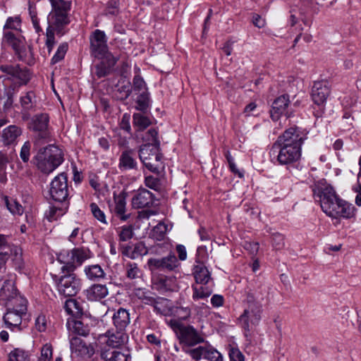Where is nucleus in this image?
I'll return each instance as SVG.
<instances>
[{"label": "nucleus", "mask_w": 361, "mask_h": 361, "mask_svg": "<svg viewBox=\"0 0 361 361\" xmlns=\"http://www.w3.org/2000/svg\"><path fill=\"white\" fill-rule=\"evenodd\" d=\"M315 202H319L322 211L332 219H355L357 209L352 204L336 194L334 188L325 179L317 181L312 188Z\"/></svg>", "instance_id": "1"}, {"label": "nucleus", "mask_w": 361, "mask_h": 361, "mask_svg": "<svg viewBox=\"0 0 361 361\" xmlns=\"http://www.w3.org/2000/svg\"><path fill=\"white\" fill-rule=\"evenodd\" d=\"M90 257V251L82 248L63 250L57 255V260L63 264L61 271L66 273L57 282L58 290L61 294L71 297L79 292L82 286L81 281L73 272Z\"/></svg>", "instance_id": "2"}, {"label": "nucleus", "mask_w": 361, "mask_h": 361, "mask_svg": "<svg viewBox=\"0 0 361 361\" xmlns=\"http://www.w3.org/2000/svg\"><path fill=\"white\" fill-rule=\"evenodd\" d=\"M51 11L48 15V27L46 32V46L50 53L55 44L54 31L63 35V28L70 23L68 12L71 2L65 0H49Z\"/></svg>", "instance_id": "3"}, {"label": "nucleus", "mask_w": 361, "mask_h": 361, "mask_svg": "<svg viewBox=\"0 0 361 361\" xmlns=\"http://www.w3.org/2000/svg\"><path fill=\"white\" fill-rule=\"evenodd\" d=\"M33 161L39 171L49 174L63 163V154L58 146L49 145L38 151Z\"/></svg>", "instance_id": "4"}, {"label": "nucleus", "mask_w": 361, "mask_h": 361, "mask_svg": "<svg viewBox=\"0 0 361 361\" xmlns=\"http://www.w3.org/2000/svg\"><path fill=\"white\" fill-rule=\"evenodd\" d=\"M247 307L239 317V322L246 332L252 331L259 322L262 312V305L256 301L251 293L246 297Z\"/></svg>", "instance_id": "5"}, {"label": "nucleus", "mask_w": 361, "mask_h": 361, "mask_svg": "<svg viewBox=\"0 0 361 361\" xmlns=\"http://www.w3.org/2000/svg\"><path fill=\"white\" fill-rule=\"evenodd\" d=\"M169 324L176 333L180 344L194 346L204 342L203 336L193 326L185 325L179 319H171Z\"/></svg>", "instance_id": "6"}, {"label": "nucleus", "mask_w": 361, "mask_h": 361, "mask_svg": "<svg viewBox=\"0 0 361 361\" xmlns=\"http://www.w3.org/2000/svg\"><path fill=\"white\" fill-rule=\"evenodd\" d=\"M293 128L286 130L279 136L272 149H279L277 159L281 164H291L293 161Z\"/></svg>", "instance_id": "7"}, {"label": "nucleus", "mask_w": 361, "mask_h": 361, "mask_svg": "<svg viewBox=\"0 0 361 361\" xmlns=\"http://www.w3.org/2000/svg\"><path fill=\"white\" fill-rule=\"evenodd\" d=\"M160 147H150L149 145H142L139 149V157L143 164L150 171L159 172L161 165L162 155Z\"/></svg>", "instance_id": "8"}, {"label": "nucleus", "mask_w": 361, "mask_h": 361, "mask_svg": "<svg viewBox=\"0 0 361 361\" xmlns=\"http://www.w3.org/2000/svg\"><path fill=\"white\" fill-rule=\"evenodd\" d=\"M49 116L47 114H39L33 116L30 128L36 133L35 145H41L48 140L49 133L48 132Z\"/></svg>", "instance_id": "9"}, {"label": "nucleus", "mask_w": 361, "mask_h": 361, "mask_svg": "<svg viewBox=\"0 0 361 361\" xmlns=\"http://www.w3.org/2000/svg\"><path fill=\"white\" fill-rule=\"evenodd\" d=\"M49 194L51 198L59 202L65 201L68 196L67 176L61 173L56 176L50 184Z\"/></svg>", "instance_id": "10"}, {"label": "nucleus", "mask_w": 361, "mask_h": 361, "mask_svg": "<svg viewBox=\"0 0 361 361\" xmlns=\"http://www.w3.org/2000/svg\"><path fill=\"white\" fill-rule=\"evenodd\" d=\"M128 335L126 331L116 329L115 332L109 331L106 334L99 335L98 341L99 343H106L111 349L120 348L127 343Z\"/></svg>", "instance_id": "11"}, {"label": "nucleus", "mask_w": 361, "mask_h": 361, "mask_svg": "<svg viewBox=\"0 0 361 361\" xmlns=\"http://www.w3.org/2000/svg\"><path fill=\"white\" fill-rule=\"evenodd\" d=\"M185 353L195 360L203 359L206 361H223L221 354L212 347L198 346L195 348L186 350Z\"/></svg>", "instance_id": "12"}, {"label": "nucleus", "mask_w": 361, "mask_h": 361, "mask_svg": "<svg viewBox=\"0 0 361 361\" xmlns=\"http://www.w3.org/2000/svg\"><path fill=\"white\" fill-rule=\"evenodd\" d=\"M4 40L13 48L20 60L25 59L27 50L24 37L20 34L16 35L13 32L8 31L4 34Z\"/></svg>", "instance_id": "13"}, {"label": "nucleus", "mask_w": 361, "mask_h": 361, "mask_svg": "<svg viewBox=\"0 0 361 361\" xmlns=\"http://www.w3.org/2000/svg\"><path fill=\"white\" fill-rule=\"evenodd\" d=\"M90 49L95 57H102L109 53L104 32L96 30L90 37Z\"/></svg>", "instance_id": "14"}, {"label": "nucleus", "mask_w": 361, "mask_h": 361, "mask_svg": "<svg viewBox=\"0 0 361 361\" xmlns=\"http://www.w3.org/2000/svg\"><path fill=\"white\" fill-rule=\"evenodd\" d=\"M329 94L330 90L326 81L314 82L311 93L312 99L322 112Z\"/></svg>", "instance_id": "15"}, {"label": "nucleus", "mask_w": 361, "mask_h": 361, "mask_svg": "<svg viewBox=\"0 0 361 361\" xmlns=\"http://www.w3.org/2000/svg\"><path fill=\"white\" fill-rule=\"evenodd\" d=\"M147 264L150 270L173 271L179 265L178 260L174 254H169L161 259L150 258Z\"/></svg>", "instance_id": "16"}, {"label": "nucleus", "mask_w": 361, "mask_h": 361, "mask_svg": "<svg viewBox=\"0 0 361 361\" xmlns=\"http://www.w3.org/2000/svg\"><path fill=\"white\" fill-rule=\"evenodd\" d=\"M102 61L94 66L93 73L98 78H101L109 75L116 62L118 60V57L114 56L111 53H107L103 55Z\"/></svg>", "instance_id": "17"}, {"label": "nucleus", "mask_w": 361, "mask_h": 361, "mask_svg": "<svg viewBox=\"0 0 361 361\" xmlns=\"http://www.w3.org/2000/svg\"><path fill=\"white\" fill-rule=\"evenodd\" d=\"M127 194L122 191L118 195L114 193V204L111 206V212L122 221H127L130 214L126 212V199Z\"/></svg>", "instance_id": "18"}, {"label": "nucleus", "mask_w": 361, "mask_h": 361, "mask_svg": "<svg viewBox=\"0 0 361 361\" xmlns=\"http://www.w3.org/2000/svg\"><path fill=\"white\" fill-rule=\"evenodd\" d=\"M154 195L145 188H140L131 200L132 207L135 209L149 207L154 204Z\"/></svg>", "instance_id": "19"}, {"label": "nucleus", "mask_w": 361, "mask_h": 361, "mask_svg": "<svg viewBox=\"0 0 361 361\" xmlns=\"http://www.w3.org/2000/svg\"><path fill=\"white\" fill-rule=\"evenodd\" d=\"M0 70L13 78L18 80L20 85L27 84L30 79L28 71L20 68L18 65H1Z\"/></svg>", "instance_id": "20"}, {"label": "nucleus", "mask_w": 361, "mask_h": 361, "mask_svg": "<svg viewBox=\"0 0 361 361\" xmlns=\"http://www.w3.org/2000/svg\"><path fill=\"white\" fill-rule=\"evenodd\" d=\"M71 350L73 353L82 357H90L94 353V348L87 345L81 338L74 336L70 340Z\"/></svg>", "instance_id": "21"}, {"label": "nucleus", "mask_w": 361, "mask_h": 361, "mask_svg": "<svg viewBox=\"0 0 361 361\" xmlns=\"http://www.w3.org/2000/svg\"><path fill=\"white\" fill-rule=\"evenodd\" d=\"M290 103L288 95L283 94L276 98L272 104L270 110V116L271 119L276 121L280 116L285 112Z\"/></svg>", "instance_id": "22"}, {"label": "nucleus", "mask_w": 361, "mask_h": 361, "mask_svg": "<svg viewBox=\"0 0 361 361\" xmlns=\"http://www.w3.org/2000/svg\"><path fill=\"white\" fill-rule=\"evenodd\" d=\"M118 168L121 171L136 169L137 161L135 158V152L133 149H128L123 151L119 157Z\"/></svg>", "instance_id": "23"}, {"label": "nucleus", "mask_w": 361, "mask_h": 361, "mask_svg": "<svg viewBox=\"0 0 361 361\" xmlns=\"http://www.w3.org/2000/svg\"><path fill=\"white\" fill-rule=\"evenodd\" d=\"M116 329L126 331L130 322V313L124 308L120 307L112 317Z\"/></svg>", "instance_id": "24"}, {"label": "nucleus", "mask_w": 361, "mask_h": 361, "mask_svg": "<svg viewBox=\"0 0 361 361\" xmlns=\"http://www.w3.org/2000/svg\"><path fill=\"white\" fill-rule=\"evenodd\" d=\"M130 355L127 350L116 349H102L101 357L105 361H128Z\"/></svg>", "instance_id": "25"}, {"label": "nucleus", "mask_w": 361, "mask_h": 361, "mask_svg": "<svg viewBox=\"0 0 361 361\" xmlns=\"http://www.w3.org/2000/svg\"><path fill=\"white\" fill-rule=\"evenodd\" d=\"M18 293L14 282L11 280H6L0 289V305H4Z\"/></svg>", "instance_id": "26"}, {"label": "nucleus", "mask_w": 361, "mask_h": 361, "mask_svg": "<svg viewBox=\"0 0 361 361\" xmlns=\"http://www.w3.org/2000/svg\"><path fill=\"white\" fill-rule=\"evenodd\" d=\"M108 294V288L102 284H94L85 290V296L90 301L100 300L107 296Z\"/></svg>", "instance_id": "27"}, {"label": "nucleus", "mask_w": 361, "mask_h": 361, "mask_svg": "<svg viewBox=\"0 0 361 361\" xmlns=\"http://www.w3.org/2000/svg\"><path fill=\"white\" fill-rule=\"evenodd\" d=\"M27 312H19L18 310H6L4 316V322L8 328H19L22 323V317Z\"/></svg>", "instance_id": "28"}, {"label": "nucleus", "mask_w": 361, "mask_h": 361, "mask_svg": "<svg viewBox=\"0 0 361 361\" xmlns=\"http://www.w3.org/2000/svg\"><path fill=\"white\" fill-rule=\"evenodd\" d=\"M192 274L197 283L207 285L211 280V275L207 268L200 262H197L192 269Z\"/></svg>", "instance_id": "29"}, {"label": "nucleus", "mask_w": 361, "mask_h": 361, "mask_svg": "<svg viewBox=\"0 0 361 361\" xmlns=\"http://www.w3.org/2000/svg\"><path fill=\"white\" fill-rule=\"evenodd\" d=\"M21 133V129L16 126L12 125L4 129L1 134V139L4 145H10L14 144Z\"/></svg>", "instance_id": "30"}, {"label": "nucleus", "mask_w": 361, "mask_h": 361, "mask_svg": "<svg viewBox=\"0 0 361 361\" xmlns=\"http://www.w3.org/2000/svg\"><path fill=\"white\" fill-rule=\"evenodd\" d=\"M155 288L161 293L175 291L178 288L176 281L174 278L161 276L155 283Z\"/></svg>", "instance_id": "31"}, {"label": "nucleus", "mask_w": 361, "mask_h": 361, "mask_svg": "<svg viewBox=\"0 0 361 361\" xmlns=\"http://www.w3.org/2000/svg\"><path fill=\"white\" fill-rule=\"evenodd\" d=\"M4 306L6 307V310H18L19 312H27V301L19 293L15 295V297L7 302Z\"/></svg>", "instance_id": "32"}, {"label": "nucleus", "mask_w": 361, "mask_h": 361, "mask_svg": "<svg viewBox=\"0 0 361 361\" xmlns=\"http://www.w3.org/2000/svg\"><path fill=\"white\" fill-rule=\"evenodd\" d=\"M132 92V86L130 82L124 80H119L114 90V95L117 99H126Z\"/></svg>", "instance_id": "33"}, {"label": "nucleus", "mask_w": 361, "mask_h": 361, "mask_svg": "<svg viewBox=\"0 0 361 361\" xmlns=\"http://www.w3.org/2000/svg\"><path fill=\"white\" fill-rule=\"evenodd\" d=\"M308 132L305 129L295 127V161L301 157V145L307 139Z\"/></svg>", "instance_id": "34"}, {"label": "nucleus", "mask_w": 361, "mask_h": 361, "mask_svg": "<svg viewBox=\"0 0 361 361\" xmlns=\"http://www.w3.org/2000/svg\"><path fill=\"white\" fill-rule=\"evenodd\" d=\"M66 312L73 317H79L82 314V308L80 303L75 299L66 300L64 304Z\"/></svg>", "instance_id": "35"}, {"label": "nucleus", "mask_w": 361, "mask_h": 361, "mask_svg": "<svg viewBox=\"0 0 361 361\" xmlns=\"http://www.w3.org/2000/svg\"><path fill=\"white\" fill-rule=\"evenodd\" d=\"M85 273L90 280L103 278L105 275L104 270L98 264L90 265L85 268Z\"/></svg>", "instance_id": "36"}, {"label": "nucleus", "mask_w": 361, "mask_h": 361, "mask_svg": "<svg viewBox=\"0 0 361 361\" xmlns=\"http://www.w3.org/2000/svg\"><path fill=\"white\" fill-rule=\"evenodd\" d=\"M158 132L154 128H151L147 130L145 135L142 137V140L146 143L145 145H149L150 147H160V142L157 137Z\"/></svg>", "instance_id": "37"}, {"label": "nucleus", "mask_w": 361, "mask_h": 361, "mask_svg": "<svg viewBox=\"0 0 361 361\" xmlns=\"http://www.w3.org/2000/svg\"><path fill=\"white\" fill-rule=\"evenodd\" d=\"M192 298L194 300L203 299L208 298L212 293V288L209 286H205V285L197 287L192 286Z\"/></svg>", "instance_id": "38"}, {"label": "nucleus", "mask_w": 361, "mask_h": 361, "mask_svg": "<svg viewBox=\"0 0 361 361\" xmlns=\"http://www.w3.org/2000/svg\"><path fill=\"white\" fill-rule=\"evenodd\" d=\"M5 203L7 209L14 215H22L24 212L23 206L16 200L5 197Z\"/></svg>", "instance_id": "39"}, {"label": "nucleus", "mask_w": 361, "mask_h": 361, "mask_svg": "<svg viewBox=\"0 0 361 361\" xmlns=\"http://www.w3.org/2000/svg\"><path fill=\"white\" fill-rule=\"evenodd\" d=\"M151 122L149 119L140 114H135L133 115V125L137 128V130L142 131L147 128Z\"/></svg>", "instance_id": "40"}, {"label": "nucleus", "mask_w": 361, "mask_h": 361, "mask_svg": "<svg viewBox=\"0 0 361 361\" xmlns=\"http://www.w3.org/2000/svg\"><path fill=\"white\" fill-rule=\"evenodd\" d=\"M133 294L145 304L153 305L156 303V300L149 295V293L145 291L142 288H135L133 290Z\"/></svg>", "instance_id": "41"}, {"label": "nucleus", "mask_w": 361, "mask_h": 361, "mask_svg": "<svg viewBox=\"0 0 361 361\" xmlns=\"http://www.w3.org/2000/svg\"><path fill=\"white\" fill-rule=\"evenodd\" d=\"M72 331L80 336H87L90 334V328L82 321L75 320L73 321Z\"/></svg>", "instance_id": "42"}, {"label": "nucleus", "mask_w": 361, "mask_h": 361, "mask_svg": "<svg viewBox=\"0 0 361 361\" xmlns=\"http://www.w3.org/2000/svg\"><path fill=\"white\" fill-rule=\"evenodd\" d=\"M29 354L24 350L16 348L8 355V361H29Z\"/></svg>", "instance_id": "43"}, {"label": "nucleus", "mask_w": 361, "mask_h": 361, "mask_svg": "<svg viewBox=\"0 0 361 361\" xmlns=\"http://www.w3.org/2000/svg\"><path fill=\"white\" fill-rule=\"evenodd\" d=\"M137 109L140 111H145L149 104V97L147 91H144L139 93V95L136 100Z\"/></svg>", "instance_id": "44"}, {"label": "nucleus", "mask_w": 361, "mask_h": 361, "mask_svg": "<svg viewBox=\"0 0 361 361\" xmlns=\"http://www.w3.org/2000/svg\"><path fill=\"white\" fill-rule=\"evenodd\" d=\"M68 50V44L67 43H62L60 44L57 49L56 52L52 57L51 60V64H56L61 61L62 59H63L66 52Z\"/></svg>", "instance_id": "45"}, {"label": "nucleus", "mask_w": 361, "mask_h": 361, "mask_svg": "<svg viewBox=\"0 0 361 361\" xmlns=\"http://www.w3.org/2000/svg\"><path fill=\"white\" fill-rule=\"evenodd\" d=\"M35 97L33 92H28L26 94L20 98V104L23 109L30 110L34 106L35 102L33 99Z\"/></svg>", "instance_id": "46"}, {"label": "nucleus", "mask_w": 361, "mask_h": 361, "mask_svg": "<svg viewBox=\"0 0 361 361\" xmlns=\"http://www.w3.org/2000/svg\"><path fill=\"white\" fill-rule=\"evenodd\" d=\"M167 231V226L164 223H159L152 230L153 237L158 240L164 239Z\"/></svg>", "instance_id": "47"}, {"label": "nucleus", "mask_w": 361, "mask_h": 361, "mask_svg": "<svg viewBox=\"0 0 361 361\" xmlns=\"http://www.w3.org/2000/svg\"><path fill=\"white\" fill-rule=\"evenodd\" d=\"M53 348L51 344L46 343L41 350V355L38 361H51L52 358Z\"/></svg>", "instance_id": "48"}, {"label": "nucleus", "mask_w": 361, "mask_h": 361, "mask_svg": "<svg viewBox=\"0 0 361 361\" xmlns=\"http://www.w3.org/2000/svg\"><path fill=\"white\" fill-rule=\"evenodd\" d=\"M90 209L94 217L103 224H106V216L96 203H91Z\"/></svg>", "instance_id": "49"}, {"label": "nucleus", "mask_w": 361, "mask_h": 361, "mask_svg": "<svg viewBox=\"0 0 361 361\" xmlns=\"http://www.w3.org/2000/svg\"><path fill=\"white\" fill-rule=\"evenodd\" d=\"M148 253V249L142 242H139L135 245L131 257L135 259L140 256L145 255Z\"/></svg>", "instance_id": "50"}, {"label": "nucleus", "mask_w": 361, "mask_h": 361, "mask_svg": "<svg viewBox=\"0 0 361 361\" xmlns=\"http://www.w3.org/2000/svg\"><path fill=\"white\" fill-rule=\"evenodd\" d=\"M133 236V228L132 226H125L121 227L119 233V240L121 241H127Z\"/></svg>", "instance_id": "51"}, {"label": "nucleus", "mask_w": 361, "mask_h": 361, "mask_svg": "<svg viewBox=\"0 0 361 361\" xmlns=\"http://www.w3.org/2000/svg\"><path fill=\"white\" fill-rule=\"evenodd\" d=\"M21 20L20 17H9L6 23L4 25V29H12V30H18L20 26Z\"/></svg>", "instance_id": "52"}, {"label": "nucleus", "mask_w": 361, "mask_h": 361, "mask_svg": "<svg viewBox=\"0 0 361 361\" xmlns=\"http://www.w3.org/2000/svg\"><path fill=\"white\" fill-rule=\"evenodd\" d=\"M133 90L140 93L147 91L144 80L140 75H135L133 78Z\"/></svg>", "instance_id": "53"}, {"label": "nucleus", "mask_w": 361, "mask_h": 361, "mask_svg": "<svg viewBox=\"0 0 361 361\" xmlns=\"http://www.w3.org/2000/svg\"><path fill=\"white\" fill-rule=\"evenodd\" d=\"M127 276L129 279H134L138 277L140 269L135 263H128L126 264Z\"/></svg>", "instance_id": "54"}, {"label": "nucleus", "mask_w": 361, "mask_h": 361, "mask_svg": "<svg viewBox=\"0 0 361 361\" xmlns=\"http://www.w3.org/2000/svg\"><path fill=\"white\" fill-rule=\"evenodd\" d=\"M226 157L228 163L230 170L240 178L243 177V173L237 169L235 164L234 163L233 159L231 157L230 152L228 151L226 153Z\"/></svg>", "instance_id": "55"}, {"label": "nucleus", "mask_w": 361, "mask_h": 361, "mask_svg": "<svg viewBox=\"0 0 361 361\" xmlns=\"http://www.w3.org/2000/svg\"><path fill=\"white\" fill-rule=\"evenodd\" d=\"M30 148L31 145L29 141L25 142L21 148L20 157L25 163L29 161L30 155Z\"/></svg>", "instance_id": "56"}, {"label": "nucleus", "mask_w": 361, "mask_h": 361, "mask_svg": "<svg viewBox=\"0 0 361 361\" xmlns=\"http://www.w3.org/2000/svg\"><path fill=\"white\" fill-rule=\"evenodd\" d=\"M145 185L151 189L157 190L160 186L159 178L152 176H148L145 179Z\"/></svg>", "instance_id": "57"}, {"label": "nucleus", "mask_w": 361, "mask_h": 361, "mask_svg": "<svg viewBox=\"0 0 361 361\" xmlns=\"http://www.w3.org/2000/svg\"><path fill=\"white\" fill-rule=\"evenodd\" d=\"M229 357L231 361H244V355L238 348H231Z\"/></svg>", "instance_id": "58"}, {"label": "nucleus", "mask_w": 361, "mask_h": 361, "mask_svg": "<svg viewBox=\"0 0 361 361\" xmlns=\"http://www.w3.org/2000/svg\"><path fill=\"white\" fill-rule=\"evenodd\" d=\"M36 329L42 332L44 331L47 328V320L44 315H39L35 320Z\"/></svg>", "instance_id": "59"}, {"label": "nucleus", "mask_w": 361, "mask_h": 361, "mask_svg": "<svg viewBox=\"0 0 361 361\" xmlns=\"http://www.w3.org/2000/svg\"><path fill=\"white\" fill-rule=\"evenodd\" d=\"M352 190L357 193L355 199L356 205L361 207V183H357L356 185H353Z\"/></svg>", "instance_id": "60"}, {"label": "nucleus", "mask_w": 361, "mask_h": 361, "mask_svg": "<svg viewBox=\"0 0 361 361\" xmlns=\"http://www.w3.org/2000/svg\"><path fill=\"white\" fill-rule=\"evenodd\" d=\"M244 247L248 250L251 255H256L259 250V244L255 242H245Z\"/></svg>", "instance_id": "61"}, {"label": "nucleus", "mask_w": 361, "mask_h": 361, "mask_svg": "<svg viewBox=\"0 0 361 361\" xmlns=\"http://www.w3.org/2000/svg\"><path fill=\"white\" fill-rule=\"evenodd\" d=\"M283 238L281 234L276 233L272 236L273 245L276 248L279 249L283 245Z\"/></svg>", "instance_id": "62"}, {"label": "nucleus", "mask_w": 361, "mask_h": 361, "mask_svg": "<svg viewBox=\"0 0 361 361\" xmlns=\"http://www.w3.org/2000/svg\"><path fill=\"white\" fill-rule=\"evenodd\" d=\"M211 303L214 307H220L224 303V298L220 295H214L211 298Z\"/></svg>", "instance_id": "63"}, {"label": "nucleus", "mask_w": 361, "mask_h": 361, "mask_svg": "<svg viewBox=\"0 0 361 361\" xmlns=\"http://www.w3.org/2000/svg\"><path fill=\"white\" fill-rule=\"evenodd\" d=\"M198 234L202 241H209L210 240V235L206 228L201 227L198 230Z\"/></svg>", "instance_id": "64"}]
</instances>
